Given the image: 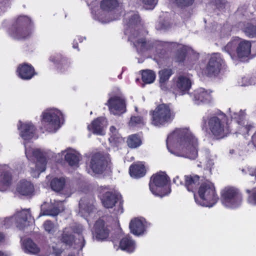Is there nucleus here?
Listing matches in <instances>:
<instances>
[{
    "label": "nucleus",
    "mask_w": 256,
    "mask_h": 256,
    "mask_svg": "<svg viewBox=\"0 0 256 256\" xmlns=\"http://www.w3.org/2000/svg\"><path fill=\"white\" fill-rule=\"evenodd\" d=\"M188 55V50L184 47H182L176 50L172 58V62L178 64H184Z\"/></svg>",
    "instance_id": "33"
},
{
    "label": "nucleus",
    "mask_w": 256,
    "mask_h": 256,
    "mask_svg": "<svg viewBox=\"0 0 256 256\" xmlns=\"http://www.w3.org/2000/svg\"><path fill=\"white\" fill-rule=\"evenodd\" d=\"M140 18L138 14L132 13L130 16H125L124 23L126 30H130V34L140 31Z\"/></svg>",
    "instance_id": "16"
},
{
    "label": "nucleus",
    "mask_w": 256,
    "mask_h": 256,
    "mask_svg": "<svg viewBox=\"0 0 256 256\" xmlns=\"http://www.w3.org/2000/svg\"><path fill=\"white\" fill-rule=\"evenodd\" d=\"M198 193L199 198L194 196L195 200L202 206L212 207L219 199L214 184L210 181L202 182L199 186Z\"/></svg>",
    "instance_id": "5"
},
{
    "label": "nucleus",
    "mask_w": 256,
    "mask_h": 256,
    "mask_svg": "<svg viewBox=\"0 0 256 256\" xmlns=\"http://www.w3.org/2000/svg\"><path fill=\"white\" fill-rule=\"evenodd\" d=\"M128 40L136 48L138 54H142L146 52L151 50L158 44L156 41L146 40V38L142 36L140 32L137 30L136 33L130 34Z\"/></svg>",
    "instance_id": "10"
},
{
    "label": "nucleus",
    "mask_w": 256,
    "mask_h": 256,
    "mask_svg": "<svg viewBox=\"0 0 256 256\" xmlns=\"http://www.w3.org/2000/svg\"><path fill=\"white\" fill-rule=\"evenodd\" d=\"M73 48H78V43L76 40L74 41Z\"/></svg>",
    "instance_id": "58"
},
{
    "label": "nucleus",
    "mask_w": 256,
    "mask_h": 256,
    "mask_svg": "<svg viewBox=\"0 0 256 256\" xmlns=\"http://www.w3.org/2000/svg\"><path fill=\"white\" fill-rule=\"evenodd\" d=\"M12 181V176L8 171H3L0 175V186L4 187L10 186Z\"/></svg>",
    "instance_id": "37"
},
{
    "label": "nucleus",
    "mask_w": 256,
    "mask_h": 256,
    "mask_svg": "<svg viewBox=\"0 0 256 256\" xmlns=\"http://www.w3.org/2000/svg\"><path fill=\"white\" fill-rule=\"evenodd\" d=\"M109 189V186H100L98 188L100 197L102 205L106 208H111L118 204L116 212L122 214L124 212V200L122 196L114 192L108 191Z\"/></svg>",
    "instance_id": "7"
},
{
    "label": "nucleus",
    "mask_w": 256,
    "mask_h": 256,
    "mask_svg": "<svg viewBox=\"0 0 256 256\" xmlns=\"http://www.w3.org/2000/svg\"><path fill=\"white\" fill-rule=\"evenodd\" d=\"M64 159L71 166H78L80 162L79 156L71 152H68L64 156Z\"/></svg>",
    "instance_id": "44"
},
{
    "label": "nucleus",
    "mask_w": 256,
    "mask_h": 256,
    "mask_svg": "<svg viewBox=\"0 0 256 256\" xmlns=\"http://www.w3.org/2000/svg\"><path fill=\"white\" fill-rule=\"evenodd\" d=\"M173 74V71L170 68H164L159 71V82L161 86L164 84Z\"/></svg>",
    "instance_id": "40"
},
{
    "label": "nucleus",
    "mask_w": 256,
    "mask_h": 256,
    "mask_svg": "<svg viewBox=\"0 0 256 256\" xmlns=\"http://www.w3.org/2000/svg\"><path fill=\"white\" fill-rule=\"evenodd\" d=\"M119 246L122 250L131 253L135 250V242L131 238L126 236L120 240Z\"/></svg>",
    "instance_id": "31"
},
{
    "label": "nucleus",
    "mask_w": 256,
    "mask_h": 256,
    "mask_svg": "<svg viewBox=\"0 0 256 256\" xmlns=\"http://www.w3.org/2000/svg\"><path fill=\"white\" fill-rule=\"evenodd\" d=\"M23 246L26 252L28 253L36 254L40 252V248L30 238H26L24 240Z\"/></svg>",
    "instance_id": "34"
},
{
    "label": "nucleus",
    "mask_w": 256,
    "mask_h": 256,
    "mask_svg": "<svg viewBox=\"0 0 256 256\" xmlns=\"http://www.w3.org/2000/svg\"><path fill=\"white\" fill-rule=\"evenodd\" d=\"M146 172V167L142 162H134L129 168L130 175L134 178L138 179L144 177Z\"/></svg>",
    "instance_id": "27"
},
{
    "label": "nucleus",
    "mask_w": 256,
    "mask_h": 256,
    "mask_svg": "<svg viewBox=\"0 0 256 256\" xmlns=\"http://www.w3.org/2000/svg\"><path fill=\"white\" fill-rule=\"evenodd\" d=\"M248 201L250 203L256 204V188L252 190V194L248 196Z\"/></svg>",
    "instance_id": "52"
},
{
    "label": "nucleus",
    "mask_w": 256,
    "mask_h": 256,
    "mask_svg": "<svg viewBox=\"0 0 256 256\" xmlns=\"http://www.w3.org/2000/svg\"><path fill=\"white\" fill-rule=\"evenodd\" d=\"M158 42V44L156 47H154L156 50V55L158 58L161 60H164L166 58L168 55L167 51L163 48H158V47H161L162 42L159 41H156Z\"/></svg>",
    "instance_id": "46"
},
{
    "label": "nucleus",
    "mask_w": 256,
    "mask_h": 256,
    "mask_svg": "<svg viewBox=\"0 0 256 256\" xmlns=\"http://www.w3.org/2000/svg\"><path fill=\"white\" fill-rule=\"evenodd\" d=\"M146 9L152 10L156 6L158 0H140Z\"/></svg>",
    "instance_id": "49"
},
{
    "label": "nucleus",
    "mask_w": 256,
    "mask_h": 256,
    "mask_svg": "<svg viewBox=\"0 0 256 256\" xmlns=\"http://www.w3.org/2000/svg\"><path fill=\"white\" fill-rule=\"evenodd\" d=\"M224 65L225 62L222 54L214 53L210 56L204 72L208 77L216 76L219 74Z\"/></svg>",
    "instance_id": "11"
},
{
    "label": "nucleus",
    "mask_w": 256,
    "mask_h": 256,
    "mask_svg": "<svg viewBox=\"0 0 256 256\" xmlns=\"http://www.w3.org/2000/svg\"><path fill=\"white\" fill-rule=\"evenodd\" d=\"M106 104L114 114H120L126 112V100L121 96H114L110 97Z\"/></svg>",
    "instance_id": "12"
},
{
    "label": "nucleus",
    "mask_w": 256,
    "mask_h": 256,
    "mask_svg": "<svg viewBox=\"0 0 256 256\" xmlns=\"http://www.w3.org/2000/svg\"><path fill=\"white\" fill-rule=\"evenodd\" d=\"M248 192L250 193V191L249 190H247Z\"/></svg>",
    "instance_id": "62"
},
{
    "label": "nucleus",
    "mask_w": 256,
    "mask_h": 256,
    "mask_svg": "<svg viewBox=\"0 0 256 256\" xmlns=\"http://www.w3.org/2000/svg\"><path fill=\"white\" fill-rule=\"evenodd\" d=\"M128 146L132 148H136L140 146L142 142L138 134H132L129 136L126 140Z\"/></svg>",
    "instance_id": "39"
},
{
    "label": "nucleus",
    "mask_w": 256,
    "mask_h": 256,
    "mask_svg": "<svg viewBox=\"0 0 256 256\" xmlns=\"http://www.w3.org/2000/svg\"><path fill=\"white\" fill-rule=\"evenodd\" d=\"M173 4L178 8H184L192 6L195 0H170Z\"/></svg>",
    "instance_id": "45"
},
{
    "label": "nucleus",
    "mask_w": 256,
    "mask_h": 256,
    "mask_svg": "<svg viewBox=\"0 0 256 256\" xmlns=\"http://www.w3.org/2000/svg\"><path fill=\"white\" fill-rule=\"evenodd\" d=\"M66 184L65 178L62 177L60 178H54L50 182V186L52 189L55 192L62 190Z\"/></svg>",
    "instance_id": "36"
},
{
    "label": "nucleus",
    "mask_w": 256,
    "mask_h": 256,
    "mask_svg": "<svg viewBox=\"0 0 256 256\" xmlns=\"http://www.w3.org/2000/svg\"><path fill=\"white\" fill-rule=\"evenodd\" d=\"M106 122V120L102 116L94 118L91 122L90 124L88 126V130L94 134L98 136L104 135V123Z\"/></svg>",
    "instance_id": "23"
},
{
    "label": "nucleus",
    "mask_w": 256,
    "mask_h": 256,
    "mask_svg": "<svg viewBox=\"0 0 256 256\" xmlns=\"http://www.w3.org/2000/svg\"><path fill=\"white\" fill-rule=\"evenodd\" d=\"M34 28V24L30 18L20 16L9 28V34L17 40H25L29 38Z\"/></svg>",
    "instance_id": "3"
},
{
    "label": "nucleus",
    "mask_w": 256,
    "mask_h": 256,
    "mask_svg": "<svg viewBox=\"0 0 256 256\" xmlns=\"http://www.w3.org/2000/svg\"><path fill=\"white\" fill-rule=\"evenodd\" d=\"M129 228L130 232L133 234L138 236L142 235L146 231V222L145 220L134 218L130 220Z\"/></svg>",
    "instance_id": "21"
},
{
    "label": "nucleus",
    "mask_w": 256,
    "mask_h": 256,
    "mask_svg": "<svg viewBox=\"0 0 256 256\" xmlns=\"http://www.w3.org/2000/svg\"><path fill=\"white\" fill-rule=\"evenodd\" d=\"M184 186L190 192L195 194L200 186V177L195 174L185 175L184 176Z\"/></svg>",
    "instance_id": "22"
},
{
    "label": "nucleus",
    "mask_w": 256,
    "mask_h": 256,
    "mask_svg": "<svg viewBox=\"0 0 256 256\" xmlns=\"http://www.w3.org/2000/svg\"><path fill=\"white\" fill-rule=\"evenodd\" d=\"M156 78V74L154 71L150 70H144L142 73V80L145 84L152 83Z\"/></svg>",
    "instance_id": "42"
},
{
    "label": "nucleus",
    "mask_w": 256,
    "mask_h": 256,
    "mask_svg": "<svg viewBox=\"0 0 256 256\" xmlns=\"http://www.w3.org/2000/svg\"><path fill=\"white\" fill-rule=\"evenodd\" d=\"M61 241L66 246H72L74 242V236L66 228L64 230L61 236Z\"/></svg>",
    "instance_id": "38"
},
{
    "label": "nucleus",
    "mask_w": 256,
    "mask_h": 256,
    "mask_svg": "<svg viewBox=\"0 0 256 256\" xmlns=\"http://www.w3.org/2000/svg\"><path fill=\"white\" fill-rule=\"evenodd\" d=\"M94 200L92 198L87 196L82 198L79 202L80 212L84 214H89L95 209Z\"/></svg>",
    "instance_id": "26"
},
{
    "label": "nucleus",
    "mask_w": 256,
    "mask_h": 256,
    "mask_svg": "<svg viewBox=\"0 0 256 256\" xmlns=\"http://www.w3.org/2000/svg\"><path fill=\"white\" fill-rule=\"evenodd\" d=\"M29 217H30V214L28 210H24L17 212L15 215L16 226L20 230L23 229L26 226Z\"/></svg>",
    "instance_id": "30"
},
{
    "label": "nucleus",
    "mask_w": 256,
    "mask_h": 256,
    "mask_svg": "<svg viewBox=\"0 0 256 256\" xmlns=\"http://www.w3.org/2000/svg\"><path fill=\"white\" fill-rule=\"evenodd\" d=\"M170 182V178L166 172L160 171L150 177V190L154 196L162 198L171 192Z\"/></svg>",
    "instance_id": "4"
},
{
    "label": "nucleus",
    "mask_w": 256,
    "mask_h": 256,
    "mask_svg": "<svg viewBox=\"0 0 256 256\" xmlns=\"http://www.w3.org/2000/svg\"><path fill=\"white\" fill-rule=\"evenodd\" d=\"M42 116V125L46 131L50 132L60 126V120L63 115L58 110H51L43 112Z\"/></svg>",
    "instance_id": "9"
},
{
    "label": "nucleus",
    "mask_w": 256,
    "mask_h": 256,
    "mask_svg": "<svg viewBox=\"0 0 256 256\" xmlns=\"http://www.w3.org/2000/svg\"><path fill=\"white\" fill-rule=\"evenodd\" d=\"M6 235L4 232L0 231V246L2 245L5 242Z\"/></svg>",
    "instance_id": "55"
},
{
    "label": "nucleus",
    "mask_w": 256,
    "mask_h": 256,
    "mask_svg": "<svg viewBox=\"0 0 256 256\" xmlns=\"http://www.w3.org/2000/svg\"><path fill=\"white\" fill-rule=\"evenodd\" d=\"M119 3L118 0H101L100 8L104 12H113L118 6Z\"/></svg>",
    "instance_id": "32"
},
{
    "label": "nucleus",
    "mask_w": 256,
    "mask_h": 256,
    "mask_svg": "<svg viewBox=\"0 0 256 256\" xmlns=\"http://www.w3.org/2000/svg\"><path fill=\"white\" fill-rule=\"evenodd\" d=\"M238 38H234L228 42L223 48V50L228 53L231 56L234 54L238 46Z\"/></svg>",
    "instance_id": "43"
},
{
    "label": "nucleus",
    "mask_w": 256,
    "mask_h": 256,
    "mask_svg": "<svg viewBox=\"0 0 256 256\" xmlns=\"http://www.w3.org/2000/svg\"><path fill=\"white\" fill-rule=\"evenodd\" d=\"M78 40L80 42H82V38H78Z\"/></svg>",
    "instance_id": "60"
},
{
    "label": "nucleus",
    "mask_w": 256,
    "mask_h": 256,
    "mask_svg": "<svg viewBox=\"0 0 256 256\" xmlns=\"http://www.w3.org/2000/svg\"><path fill=\"white\" fill-rule=\"evenodd\" d=\"M174 88L180 95L188 93L192 86L190 79L184 76H180L173 79Z\"/></svg>",
    "instance_id": "17"
},
{
    "label": "nucleus",
    "mask_w": 256,
    "mask_h": 256,
    "mask_svg": "<svg viewBox=\"0 0 256 256\" xmlns=\"http://www.w3.org/2000/svg\"><path fill=\"white\" fill-rule=\"evenodd\" d=\"M50 62H52L57 69L61 72L68 70L70 65V62L68 58L60 53H56L52 54L49 58Z\"/></svg>",
    "instance_id": "19"
},
{
    "label": "nucleus",
    "mask_w": 256,
    "mask_h": 256,
    "mask_svg": "<svg viewBox=\"0 0 256 256\" xmlns=\"http://www.w3.org/2000/svg\"><path fill=\"white\" fill-rule=\"evenodd\" d=\"M64 210V206L62 202H57L54 204H48L47 208H46L44 205L42 206L41 211L42 215L56 216L61 212Z\"/></svg>",
    "instance_id": "24"
},
{
    "label": "nucleus",
    "mask_w": 256,
    "mask_h": 256,
    "mask_svg": "<svg viewBox=\"0 0 256 256\" xmlns=\"http://www.w3.org/2000/svg\"><path fill=\"white\" fill-rule=\"evenodd\" d=\"M110 226L102 218H98L94 226V234L98 240H104L109 236L110 233Z\"/></svg>",
    "instance_id": "14"
},
{
    "label": "nucleus",
    "mask_w": 256,
    "mask_h": 256,
    "mask_svg": "<svg viewBox=\"0 0 256 256\" xmlns=\"http://www.w3.org/2000/svg\"><path fill=\"white\" fill-rule=\"evenodd\" d=\"M107 165V161L102 154L97 152L92 156L90 167L94 173L102 174L106 169Z\"/></svg>",
    "instance_id": "13"
},
{
    "label": "nucleus",
    "mask_w": 256,
    "mask_h": 256,
    "mask_svg": "<svg viewBox=\"0 0 256 256\" xmlns=\"http://www.w3.org/2000/svg\"><path fill=\"white\" fill-rule=\"evenodd\" d=\"M16 72L18 78L24 80H31L37 74L34 67L31 64L26 62L20 64L16 68Z\"/></svg>",
    "instance_id": "15"
},
{
    "label": "nucleus",
    "mask_w": 256,
    "mask_h": 256,
    "mask_svg": "<svg viewBox=\"0 0 256 256\" xmlns=\"http://www.w3.org/2000/svg\"><path fill=\"white\" fill-rule=\"evenodd\" d=\"M202 128L208 136L214 140H222L230 133L225 114L210 116L207 120L203 118Z\"/></svg>",
    "instance_id": "2"
},
{
    "label": "nucleus",
    "mask_w": 256,
    "mask_h": 256,
    "mask_svg": "<svg viewBox=\"0 0 256 256\" xmlns=\"http://www.w3.org/2000/svg\"><path fill=\"white\" fill-rule=\"evenodd\" d=\"M54 253L56 256H60L62 253V250H57L54 251Z\"/></svg>",
    "instance_id": "57"
},
{
    "label": "nucleus",
    "mask_w": 256,
    "mask_h": 256,
    "mask_svg": "<svg viewBox=\"0 0 256 256\" xmlns=\"http://www.w3.org/2000/svg\"><path fill=\"white\" fill-rule=\"evenodd\" d=\"M16 190L21 195L30 196L34 192V186L30 182L22 180L18 184Z\"/></svg>",
    "instance_id": "29"
},
{
    "label": "nucleus",
    "mask_w": 256,
    "mask_h": 256,
    "mask_svg": "<svg viewBox=\"0 0 256 256\" xmlns=\"http://www.w3.org/2000/svg\"><path fill=\"white\" fill-rule=\"evenodd\" d=\"M173 182L177 186H184V182H182V180L180 178L179 176H176L174 178Z\"/></svg>",
    "instance_id": "54"
},
{
    "label": "nucleus",
    "mask_w": 256,
    "mask_h": 256,
    "mask_svg": "<svg viewBox=\"0 0 256 256\" xmlns=\"http://www.w3.org/2000/svg\"><path fill=\"white\" fill-rule=\"evenodd\" d=\"M68 256H75V255L74 254L70 253V254H69Z\"/></svg>",
    "instance_id": "61"
},
{
    "label": "nucleus",
    "mask_w": 256,
    "mask_h": 256,
    "mask_svg": "<svg viewBox=\"0 0 256 256\" xmlns=\"http://www.w3.org/2000/svg\"><path fill=\"white\" fill-rule=\"evenodd\" d=\"M0 256H8L7 254L2 250H0Z\"/></svg>",
    "instance_id": "59"
},
{
    "label": "nucleus",
    "mask_w": 256,
    "mask_h": 256,
    "mask_svg": "<svg viewBox=\"0 0 256 256\" xmlns=\"http://www.w3.org/2000/svg\"><path fill=\"white\" fill-rule=\"evenodd\" d=\"M18 128L20 130V135L24 140L32 139L36 132V126L32 122H19Z\"/></svg>",
    "instance_id": "18"
},
{
    "label": "nucleus",
    "mask_w": 256,
    "mask_h": 256,
    "mask_svg": "<svg viewBox=\"0 0 256 256\" xmlns=\"http://www.w3.org/2000/svg\"><path fill=\"white\" fill-rule=\"evenodd\" d=\"M226 3V2L225 1L223 2L220 0L216 1V7L220 10H223L225 8Z\"/></svg>",
    "instance_id": "53"
},
{
    "label": "nucleus",
    "mask_w": 256,
    "mask_h": 256,
    "mask_svg": "<svg viewBox=\"0 0 256 256\" xmlns=\"http://www.w3.org/2000/svg\"><path fill=\"white\" fill-rule=\"evenodd\" d=\"M232 118L236 120L238 124H240L244 118V114L242 112L238 113H234Z\"/></svg>",
    "instance_id": "51"
},
{
    "label": "nucleus",
    "mask_w": 256,
    "mask_h": 256,
    "mask_svg": "<svg viewBox=\"0 0 256 256\" xmlns=\"http://www.w3.org/2000/svg\"><path fill=\"white\" fill-rule=\"evenodd\" d=\"M242 30L247 36L250 38H256V25L251 22H246L244 24Z\"/></svg>",
    "instance_id": "41"
},
{
    "label": "nucleus",
    "mask_w": 256,
    "mask_h": 256,
    "mask_svg": "<svg viewBox=\"0 0 256 256\" xmlns=\"http://www.w3.org/2000/svg\"><path fill=\"white\" fill-rule=\"evenodd\" d=\"M175 139L183 156L194 160L198 156V139L190 132L184 130L174 131L168 136V140Z\"/></svg>",
    "instance_id": "1"
},
{
    "label": "nucleus",
    "mask_w": 256,
    "mask_h": 256,
    "mask_svg": "<svg viewBox=\"0 0 256 256\" xmlns=\"http://www.w3.org/2000/svg\"><path fill=\"white\" fill-rule=\"evenodd\" d=\"M150 114L152 124L158 127L170 122L175 116V112L167 104H159L154 110L150 111Z\"/></svg>",
    "instance_id": "6"
},
{
    "label": "nucleus",
    "mask_w": 256,
    "mask_h": 256,
    "mask_svg": "<svg viewBox=\"0 0 256 256\" xmlns=\"http://www.w3.org/2000/svg\"><path fill=\"white\" fill-rule=\"evenodd\" d=\"M252 44L250 41L240 40L238 38V46L236 48V52L239 58H246L250 54Z\"/></svg>",
    "instance_id": "28"
},
{
    "label": "nucleus",
    "mask_w": 256,
    "mask_h": 256,
    "mask_svg": "<svg viewBox=\"0 0 256 256\" xmlns=\"http://www.w3.org/2000/svg\"><path fill=\"white\" fill-rule=\"evenodd\" d=\"M83 230V226L80 224L76 225L72 228V232L78 235V242H76V244L78 245V246L80 248V250L82 249L86 244L84 237L82 235Z\"/></svg>",
    "instance_id": "35"
},
{
    "label": "nucleus",
    "mask_w": 256,
    "mask_h": 256,
    "mask_svg": "<svg viewBox=\"0 0 256 256\" xmlns=\"http://www.w3.org/2000/svg\"><path fill=\"white\" fill-rule=\"evenodd\" d=\"M109 141L112 146L116 147L124 142L123 138L118 134H111Z\"/></svg>",
    "instance_id": "47"
},
{
    "label": "nucleus",
    "mask_w": 256,
    "mask_h": 256,
    "mask_svg": "<svg viewBox=\"0 0 256 256\" xmlns=\"http://www.w3.org/2000/svg\"><path fill=\"white\" fill-rule=\"evenodd\" d=\"M44 227L46 232L49 234H53L54 231V224L50 220H47L44 223Z\"/></svg>",
    "instance_id": "50"
},
{
    "label": "nucleus",
    "mask_w": 256,
    "mask_h": 256,
    "mask_svg": "<svg viewBox=\"0 0 256 256\" xmlns=\"http://www.w3.org/2000/svg\"><path fill=\"white\" fill-rule=\"evenodd\" d=\"M32 156L36 160V170L38 174L44 172L46 169L47 160L44 153L39 149H35L32 151Z\"/></svg>",
    "instance_id": "25"
},
{
    "label": "nucleus",
    "mask_w": 256,
    "mask_h": 256,
    "mask_svg": "<svg viewBox=\"0 0 256 256\" xmlns=\"http://www.w3.org/2000/svg\"><path fill=\"white\" fill-rule=\"evenodd\" d=\"M220 201L227 208H237L242 204V194L238 188L226 186L221 190Z\"/></svg>",
    "instance_id": "8"
},
{
    "label": "nucleus",
    "mask_w": 256,
    "mask_h": 256,
    "mask_svg": "<svg viewBox=\"0 0 256 256\" xmlns=\"http://www.w3.org/2000/svg\"><path fill=\"white\" fill-rule=\"evenodd\" d=\"M191 96L193 100L198 104L200 103H209L212 99L210 92L202 88L194 90Z\"/></svg>",
    "instance_id": "20"
},
{
    "label": "nucleus",
    "mask_w": 256,
    "mask_h": 256,
    "mask_svg": "<svg viewBox=\"0 0 256 256\" xmlns=\"http://www.w3.org/2000/svg\"><path fill=\"white\" fill-rule=\"evenodd\" d=\"M110 130L112 133V134H118V131L116 128L114 126H111L110 128Z\"/></svg>",
    "instance_id": "56"
},
{
    "label": "nucleus",
    "mask_w": 256,
    "mask_h": 256,
    "mask_svg": "<svg viewBox=\"0 0 256 256\" xmlns=\"http://www.w3.org/2000/svg\"><path fill=\"white\" fill-rule=\"evenodd\" d=\"M138 124H144L143 117L141 116H132L129 122V125L134 126Z\"/></svg>",
    "instance_id": "48"
}]
</instances>
